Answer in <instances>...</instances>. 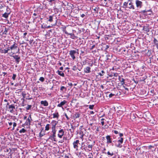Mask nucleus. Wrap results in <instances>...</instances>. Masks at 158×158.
Returning a JSON list of instances; mask_svg holds the SVG:
<instances>
[{
  "instance_id": "59",
  "label": "nucleus",
  "mask_w": 158,
  "mask_h": 158,
  "mask_svg": "<svg viewBox=\"0 0 158 158\" xmlns=\"http://www.w3.org/2000/svg\"><path fill=\"white\" fill-rule=\"evenodd\" d=\"M117 143H121V144H122V142H121V141H120V140H119V139H118V140L117 141Z\"/></svg>"
},
{
  "instance_id": "24",
  "label": "nucleus",
  "mask_w": 158,
  "mask_h": 158,
  "mask_svg": "<svg viewBox=\"0 0 158 158\" xmlns=\"http://www.w3.org/2000/svg\"><path fill=\"white\" fill-rule=\"evenodd\" d=\"M9 51V50H8V48H7V49H0V52L1 53H4V54H6V53H8V51Z\"/></svg>"
},
{
  "instance_id": "47",
  "label": "nucleus",
  "mask_w": 158,
  "mask_h": 158,
  "mask_svg": "<svg viewBox=\"0 0 158 158\" xmlns=\"http://www.w3.org/2000/svg\"><path fill=\"white\" fill-rule=\"evenodd\" d=\"M77 69V68L76 67V66H73V68H72V69L73 70H76Z\"/></svg>"
},
{
  "instance_id": "43",
  "label": "nucleus",
  "mask_w": 158,
  "mask_h": 158,
  "mask_svg": "<svg viewBox=\"0 0 158 158\" xmlns=\"http://www.w3.org/2000/svg\"><path fill=\"white\" fill-rule=\"evenodd\" d=\"M118 138L123 143V137H119Z\"/></svg>"
},
{
  "instance_id": "20",
  "label": "nucleus",
  "mask_w": 158,
  "mask_h": 158,
  "mask_svg": "<svg viewBox=\"0 0 158 158\" xmlns=\"http://www.w3.org/2000/svg\"><path fill=\"white\" fill-rule=\"evenodd\" d=\"M138 53V52H134V53H132V56L133 57L135 58H138L139 57Z\"/></svg>"
},
{
  "instance_id": "14",
  "label": "nucleus",
  "mask_w": 158,
  "mask_h": 158,
  "mask_svg": "<svg viewBox=\"0 0 158 158\" xmlns=\"http://www.w3.org/2000/svg\"><path fill=\"white\" fill-rule=\"evenodd\" d=\"M128 7L130 9L134 10L135 9L133 3L131 1H130L129 3L128 2Z\"/></svg>"
},
{
  "instance_id": "58",
  "label": "nucleus",
  "mask_w": 158,
  "mask_h": 158,
  "mask_svg": "<svg viewBox=\"0 0 158 158\" xmlns=\"http://www.w3.org/2000/svg\"><path fill=\"white\" fill-rule=\"evenodd\" d=\"M76 127L73 126V125H71V128L73 130H74L75 129Z\"/></svg>"
},
{
  "instance_id": "32",
  "label": "nucleus",
  "mask_w": 158,
  "mask_h": 158,
  "mask_svg": "<svg viewBox=\"0 0 158 158\" xmlns=\"http://www.w3.org/2000/svg\"><path fill=\"white\" fill-rule=\"evenodd\" d=\"M50 125L49 124H48L46 125L45 127V130L46 131H48L49 129V126Z\"/></svg>"
},
{
  "instance_id": "12",
  "label": "nucleus",
  "mask_w": 158,
  "mask_h": 158,
  "mask_svg": "<svg viewBox=\"0 0 158 158\" xmlns=\"http://www.w3.org/2000/svg\"><path fill=\"white\" fill-rule=\"evenodd\" d=\"M113 57V55L110 53H108L106 56V60L108 61H110Z\"/></svg>"
},
{
  "instance_id": "64",
  "label": "nucleus",
  "mask_w": 158,
  "mask_h": 158,
  "mask_svg": "<svg viewBox=\"0 0 158 158\" xmlns=\"http://www.w3.org/2000/svg\"><path fill=\"white\" fill-rule=\"evenodd\" d=\"M8 124L9 125V126H11L12 125V123L11 122H9L8 123Z\"/></svg>"
},
{
  "instance_id": "16",
  "label": "nucleus",
  "mask_w": 158,
  "mask_h": 158,
  "mask_svg": "<svg viewBox=\"0 0 158 158\" xmlns=\"http://www.w3.org/2000/svg\"><path fill=\"white\" fill-rule=\"evenodd\" d=\"M55 16L54 15H50L48 18H47L48 19V21L50 22H52L53 21V19Z\"/></svg>"
},
{
  "instance_id": "56",
  "label": "nucleus",
  "mask_w": 158,
  "mask_h": 158,
  "mask_svg": "<svg viewBox=\"0 0 158 158\" xmlns=\"http://www.w3.org/2000/svg\"><path fill=\"white\" fill-rule=\"evenodd\" d=\"M22 96H23V98H25V96L26 95V94H24V93H23V92L22 93Z\"/></svg>"
},
{
  "instance_id": "23",
  "label": "nucleus",
  "mask_w": 158,
  "mask_h": 158,
  "mask_svg": "<svg viewBox=\"0 0 158 158\" xmlns=\"http://www.w3.org/2000/svg\"><path fill=\"white\" fill-rule=\"evenodd\" d=\"M31 120H30V119H27L24 124V125L26 126H30L31 125Z\"/></svg>"
},
{
  "instance_id": "55",
  "label": "nucleus",
  "mask_w": 158,
  "mask_h": 158,
  "mask_svg": "<svg viewBox=\"0 0 158 158\" xmlns=\"http://www.w3.org/2000/svg\"><path fill=\"white\" fill-rule=\"evenodd\" d=\"M119 134L120 137H122L123 136V133H119Z\"/></svg>"
},
{
  "instance_id": "18",
  "label": "nucleus",
  "mask_w": 158,
  "mask_h": 158,
  "mask_svg": "<svg viewBox=\"0 0 158 158\" xmlns=\"http://www.w3.org/2000/svg\"><path fill=\"white\" fill-rule=\"evenodd\" d=\"M137 117H138V116L135 113H131V114L130 118L131 119H135Z\"/></svg>"
},
{
  "instance_id": "17",
  "label": "nucleus",
  "mask_w": 158,
  "mask_h": 158,
  "mask_svg": "<svg viewBox=\"0 0 158 158\" xmlns=\"http://www.w3.org/2000/svg\"><path fill=\"white\" fill-rule=\"evenodd\" d=\"M106 138L107 139V143H112L111 138L110 136L109 135H107L106 136Z\"/></svg>"
},
{
  "instance_id": "1",
  "label": "nucleus",
  "mask_w": 158,
  "mask_h": 158,
  "mask_svg": "<svg viewBox=\"0 0 158 158\" xmlns=\"http://www.w3.org/2000/svg\"><path fill=\"white\" fill-rule=\"evenodd\" d=\"M138 12L139 13L142 14L144 15H151L153 13L152 10L151 9L148 10H145Z\"/></svg>"
},
{
  "instance_id": "48",
  "label": "nucleus",
  "mask_w": 158,
  "mask_h": 158,
  "mask_svg": "<svg viewBox=\"0 0 158 158\" xmlns=\"http://www.w3.org/2000/svg\"><path fill=\"white\" fill-rule=\"evenodd\" d=\"M148 148L151 149L152 148H154V147L152 145H149L147 147Z\"/></svg>"
},
{
  "instance_id": "11",
  "label": "nucleus",
  "mask_w": 158,
  "mask_h": 158,
  "mask_svg": "<svg viewBox=\"0 0 158 158\" xmlns=\"http://www.w3.org/2000/svg\"><path fill=\"white\" fill-rule=\"evenodd\" d=\"M79 140H77L76 141H74L73 143V147L74 148L77 149L79 145H80V143H79Z\"/></svg>"
},
{
  "instance_id": "33",
  "label": "nucleus",
  "mask_w": 158,
  "mask_h": 158,
  "mask_svg": "<svg viewBox=\"0 0 158 158\" xmlns=\"http://www.w3.org/2000/svg\"><path fill=\"white\" fill-rule=\"evenodd\" d=\"M27 132V130L25 129L24 128H22L21 130L19 131V132L20 133H24Z\"/></svg>"
},
{
  "instance_id": "9",
  "label": "nucleus",
  "mask_w": 158,
  "mask_h": 158,
  "mask_svg": "<svg viewBox=\"0 0 158 158\" xmlns=\"http://www.w3.org/2000/svg\"><path fill=\"white\" fill-rule=\"evenodd\" d=\"M52 135L50 136L49 138H51V139L53 140L54 141H56V129H52Z\"/></svg>"
},
{
  "instance_id": "3",
  "label": "nucleus",
  "mask_w": 158,
  "mask_h": 158,
  "mask_svg": "<svg viewBox=\"0 0 158 158\" xmlns=\"http://www.w3.org/2000/svg\"><path fill=\"white\" fill-rule=\"evenodd\" d=\"M11 53H12L11 55H10V56L13 57L14 59H15L16 61L17 64H18L20 61V57L18 55H14V54L15 53V52H11Z\"/></svg>"
},
{
  "instance_id": "21",
  "label": "nucleus",
  "mask_w": 158,
  "mask_h": 158,
  "mask_svg": "<svg viewBox=\"0 0 158 158\" xmlns=\"http://www.w3.org/2000/svg\"><path fill=\"white\" fill-rule=\"evenodd\" d=\"M40 103L41 105H43L44 106H48V103L46 100L42 101L40 102Z\"/></svg>"
},
{
  "instance_id": "57",
  "label": "nucleus",
  "mask_w": 158,
  "mask_h": 158,
  "mask_svg": "<svg viewBox=\"0 0 158 158\" xmlns=\"http://www.w3.org/2000/svg\"><path fill=\"white\" fill-rule=\"evenodd\" d=\"M68 85L71 86H72L73 85V84L72 83H68Z\"/></svg>"
},
{
  "instance_id": "45",
  "label": "nucleus",
  "mask_w": 158,
  "mask_h": 158,
  "mask_svg": "<svg viewBox=\"0 0 158 158\" xmlns=\"http://www.w3.org/2000/svg\"><path fill=\"white\" fill-rule=\"evenodd\" d=\"M64 115L66 117L67 120H69V118L68 117L66 113H64Z\"/></svg>"
},
{
  "instance_id": "19",
  "label": "nucleus",
  "mask_w": 158,
  "mask_h": 158,
  "mask_svg": "<svg viewBox=\"0 0 158 158\" xmlns=\"http://www.w3.org/2000/svg\"><path fill=\"white\" fill-rule=\"evenodd\" d=\"M91 68L89 67H87L84 68V71L85 73H89L91 72Z\"/></svg>"
},
{
  "instance_id": "15",
  "label": "nucleus",
  "mask_w": 158,
  "mask_h": 158,
  "mask_svg": "<svg viewBox=\"0 0 158 158\" xmlns=\"http://www.w3.org/2000/svg\"><path fill=\"white\" fill-rule=\"evenodd\" d=\"M66 103L67 101H66L65 100H64L63 101L61 102L60 104H58L57 105V106L59 107H61L63 109L62 107V106H63Z\"/></svg>"
},
{
  "instance_id": "46",
  "label": "nucleus",
  "mask_w": 158,
  "mask_h": 158,
  "mask_svg": "<svg viewBox=\"0 0 158 158\" xmlns=\"http://www.w3.org/2000/svg\"><path fill=\"white\" fill-rule=\"evenodd\" d=\"M115 95L114 94H113L112 93H110L109 95V97L110 98H111L113 96H115Z\"/></svg>"
},
{
  "instance_id": "27",
  "label": "nucleus",
  "mask_w": 158,
  "mask_h": 158,
  "mask_svg": "<svg viewBox=\"0 0 158 158\" xmlns=\"http://www.w3.org/2000/svg\"><path fill=\"white\" fill-rule=\"evenodd\" d=\"M80 113L78 112H76L74 114V117L76 118H79L80 117Z\"/></svg>"
},
{
  "instance_id": "22",
  "label": "nucleus",
  "mask_w": 158,
  "mask_h": 158,
  "mask_svg": "<svg viewBox=\"0 0 158 158\" xmlns=\"http://www.w3.org/2000/svg\"><path fill=\"white\" fill-rule=\"evenodd\" d=\"M109 46L108 45H106L104 44L102 47L101 48L102 50H104L106 51V50L109 48Z\"/></svg>"
},
{
  "instance_id": "7",
  "label": "nucleus",
  "mask_w": 158,
  "mask_h": 158,
  "mask_svg": "<svg viewBox=\"0 0 158 158\" xmlns=\"http://www.w3.org/2000/svg\"><path fill=\"white\" fill-rule=\"evenodd\" d=\"M78 50L77 49V51L74 50H71L69 52V55L73 60L75 59V54L76 53H78Z\"/></svg>"
},
{
  "instance_id": "52",
  "label": "nucleus",
  "mask_w": 158,
  "mask_h": 158,
  "mask_svg": "<svg viewBox=\"0 0 158 158\" xmlns=\"http://www.w3.org/2000/svg\"><path fill=\"white\" fill-rule=\"evenodd\" d=\"M33 41V39H31L29 41L30 44H31L32 43Z\"/></svg>"
},
{
  "instance_id": "29",
  "label": "nucleus",
  "mask_w": 158,
  "mask_h": 158,
  "mask_svg": "<svg viewBox=\"0 0 158 158\" xmlns=\"http://www.w3.org/2000/svg\"><path fill=\"white\" fill-rule=\"evenodd\" d=\"M121 144V143H118L117 142V143H116L115 144V146L117 147L121 148L122 147Z\"/></svg>"
},
{
  "instance_id": "41",
  "label": "nucleus",
  "mask_w": 158,
  "mask_h": 158,
  "mask_svg": "<svg viewBox=\"0 0 158 158\" xmlns=\"http://www.w3.org/2000/svg\"><path fill=\"white\" fill-rule=\"evenodd\" d=\"M157 42H158V41L156 38H154L153 40V42L154 44L156 45V44H157Z\"/></svg>"
},
{
  "instance_id": "44",
  "label": "nucleus",
  "mask_w": 158,
  "mask_h": 158,
  "mask_svg": "<svg viewBox=\"0 0 158 158\" xmlns=\"http://www.w3.org/2000/svg\"><path fill=\"white\" fill-rule=\"evenodd\" d=\"M124 81H125V80L123 78L122 79V80H120L121 83L122 85H123V84H124Z\"/></svg>"
},
{
  "instance_id": "25",
  "label": "nucleus",
  "mask_w": 158,
  "mask_h": 158,
  "mask_svg": "<svg viewBox=\"0 0 158 158\" xmlns=\"http://www.w3.org/2000/svg\"><path fill=\"white\" fill-rule=\"evenodd\" d=\"M56 73H58V74L60 75L61 76L64 77V73L62 71H60L59 70H58L56 72Z\"/></svg>"
},
{
  "instance_id": "13",
  "label": "nucleus",
  "mask_w": 158,
  "mask_h": 158,
  "mask_svg": "<svg viewBox=\"0 0 158 158\" xmlns=\"http://www.w3.org/2000/svg\"><path fill=\"white\" fill-rule=\"evenodd\" d=\"M58 122L55 120H52L51 123L52 124V129H56V125L57 124Z\"/></svg>"
},
{
  "instance_id": "60",
  "label": "nucleus",
  "mask_w": 158,
  "mask_h": 158,
  "mask_svg": "<svg viewBox=\"0 0 158 158\" xmlns=\"http://www.w3.org/2000/svg\"><path fill=\"white\" fill-rule=\"evenodd\" d=\"M85 16V15L84 14H82L81 15V17L82 18L84 17Z\"/></svg>"
},
{
  "instance_id": "42",
  "label": "nucleus",
  "mask_w": 158,
  "mask_h": 158,
  "mask_svg": "<svg viewBox=\"0 0 158 158\" xmlns=\"http://www.w3.org/2000/svg\"><path fill=\"white\" fill-rule=\"evenodd\" d=\"M94 105H90L89 106V108L91 110H93L94 108Z\"/></svg>"
},
{
  "instance_id": "26",
  "label": "nucleus",
  "mask_w": 158,
  "mask_h": 158,
  "mask_svg": "<svg viewBox=\"0 0 158 158\" xmlns=\"http://www.w3.org/2000/svg\"><path fill=\"white\" fill-rule=\"evenodd\" d=\"M102 153H105V154H107L108 156H112L114 155V153H113V152H112L111 153L109 151H108L107 153H106L105 152L103 151Z\"/></svg>"
},
{
  "instance_id": "51",
  "label": "nucleus",
  "mask_w": 158,
  "mask_h": 158,
  "mask_svg": "<svg viewBox=\"0 0 158 158\" xmlns=\"http://www.w3.org/2000/svg\"><path fill=\"white\" fill-rule=\"evenodd\" d=\"M95 47V45H92L91 47L89 49L90 50H92Z\"/></svg>"
},
{
  "instance_id": "37",
  "label": "nucleus",
  "mask_w": 158,
  "mask_h": 158,
  "mask_svg": "<svg viewBox=\"0 0 158 158\" xmlns=\"http://www.w3.org/2000/svg\"><path fill=\"white\" fill-rule=\"evenodd\" d=\"M105 72L103 70H102L101 72H100L98 73L99 75H100L101 76H102L103 74V73H105Z\"/></svg>"
},
{
  "instance_id": "53",
  "label": "nucleus",
  "mask_w": 158,
  "mask_h": 158,
  "mask_svg": "<svg viewBox=\"0 0 158 158\" xmlns=\"http://www.w3.org/2000/svg\"><path fill=\"white\" fill-rule=\"evenodd\" d=\"M27 119H30V120H31V121L32 120V118H31V114H30V115H29V116H28V118Z\"/></svg>"
},
{
  "instance_id": "5",
  "label": "nucleus",
  "mask_w": 158,
  "mask_h": 158,
  "mask_svg": "<svg viewBox=\"0 0 158 158\" xmlns=\"http://www.w3.org/2000/svg\"><path fill=\"white\" fill-rule=\"evenodd\" d=\"M6 12H5L3 14H2V17L5 18L7 19L10 13V10L8 6L7 7Z\"/></svg>"
},
{
  "instance_id": "49",
  "label": "nucleus",
  "mask_w": 158,
  "mask_h": 158,
  "mask_svg": "<svg viewBox=\"0 0 158 158\" xmlns=\"http://www.w3.org/2000/svg\"><path fill=\"white\" fill-rule=\"evenodd\" d=\"M113 132H114V133L116 134H117L118 133H119V132L117 131L116 130H114L112 131Z\"/></svg>"
},
{
  "instance_id": "34",
  "label": "nucleus",
  "mask_w": 158,
  "mask_h": 158,
  "mask_svg": "<svg viewBox=\"0 0 158 158\" xmlns=\"http://www.w3.org/2000/svg\"><path fill=\"white\" fill-rule=\"evenodd\" d=\"M60 90L62 91H66V88L64 86H62L60 88Z\"/></svg>"
},
{
  "instance_id": "35",
  "label": "nucleus",
  "mask_w": 158,
  "mask_h": 158,
  "mask_svg": "<svg viewBox=\"0 0 158 158\" xmlns=\"http://www.w3.org/2000/svg\"><path fill=\"white\" fill-rule=\"evenodd\" d=\"M32 107L31 105H27V107H26V109L28 110L30 109Z\"/></svg>"
},
{
  "instance_id": "39",
  "label": "nucleus",
  "mask_w": 158,
  "mask_h": 158,
  "mask_svg": "<svg viewBox=\"0 0 158 158\" xmlns=\"http://www.w3.org/2000/svg\"><path fill=\"white\" fill-rule=\"evenodd\" d=\"M127 51H127L125 49H123L122 51V52L125 55H126L127 52Z\"/></svg>"
},
{
  "instance_id": "50",
  "label": "nucleus",
  "mask_w": 158,
  "mask_h": 158,
  "mask_svg": "<svg viewBox=\"0 0 158 158\" xmlns=\"http://www.w3.org/2000/svg\"><path fill=\"white\" fill-rule=\"evenodd\" d=\"M16 125H17V124L16 123L14 122L13 123V130H14V129L15 127L16 126Z\"/></svg>"
},
{
  "instance_id": "28",
  "label": "nucleus",
  "mask_w": 158,
  "mask_h": 158,
  "mask_svg": "<svg viewBox=\"0 0 158 158\" xmlns=\"http://www.w3.org/2000/svg\"><path fill=\"white\" fill-rule=\"evenodd\" d=\"M128 2H125L123 4V7L124 8H128Z\"/></svg>"
},
{
  "instance_id": "54",
  "label": "nucleus",
  "mask_w": 158,
  "mask_h": 158,
  "mask_svg": "<svg viewBox=\"0 0 158 158\" xmlns=\"http://www.w3.org/2000/svg\"><path fill=\"white\" fill-rule=\"evenodd\" d=\"M44 135V134H42L41 133V132H40L39 133V136L40 138L42 137V136H43Z\"/></svg>"
},
{
  "instance_id": "30",
  "label": "nucleus",
  "mask_w": 158,
  "mask_h": 158,
  "mask_svg": "<svg viewBox=\"0 0 158 158\" xmlns=\"http://www.w3.org/2000/svg\"><path fill=\"white\" fill-rule=\"evenodd\" d=\"M53 118H58L59 116V115L58 113V112L55 113H54L53 114Z\"/></svg>"
},
{
  "instance_id": "62",
  "label": "nucleus",
  "mask_w": 158,
  "mask_h": 158,
  "mask_svg": "<svg viewBox=\"0 0 158 158\" xmlns=\"http://www.w3.org/2000/svg\"><path fill=\"white\" fill-rule=\"evenodd\" d=\"M99 127H98L96 129V131H99Z\"/></svg>"
},
{
  "instance_id": "38",
  "label": "nucleus",
  "mask_w": 158,
  "mask_h": 158,
  "mask_svg": "<svg viewBox=\"0 0 158 158\" xmlns=\"http://www.w3.org/2000/svg\"><path fill=\"white\" fill-rule=\"evenodd\" d=\"M39 80L42 82H43L44 81V78L43 77H41L40 78Z\"/></svg>"
},
{
  "instance_id": "2",
  "label": "nucleus",
  "mask_w": 158,
  "mask_h": 158,
  "mask_svg": "<svg viewBox=\"0 0 158 158\" xmlns=\"http://www.w3.org/2000/svg\"><path fill=\"white\" fill-rule=\"evenodd\" d=\"M9 51L11 50L13 52V51H14L17 50L18 48V44L15 42H14V44L10 47L8 46V47ZM13 52H15L13 51Z\"/></svg>"
},
{
  "instance_id": "31",
  "label": "nucleus",
  "mask_w": 158,
  "mask_h": 158,
  "mask_svg": "<svg viewBox=\"0 0 158 158\" xmlns=\"http://www.w3.org/2000/svg\"><path fill=\"white\" fill-rule=\"evenodd\" d=\"M143 29L144 30V31H145L146 32H148L149 31V30L148 28L147 27H144L143 28Z\"/></svg>"
},
{
  "instance_id": "8",
  "label": "nucleus",
  "mask_w": 158,
  "mask_h": 158,
  "mask_svg": "<svg viewBox=\"0 0 158 158\" xmlns=\"http://www.w3.org/2000/svg\"><path fill=\"white\" fill-rule=\"evenodd\" d=\"M66 27H65L63 29V31L64 33L65 34H67V35H70L71 36V38L73 39H74L76 36H75V35L73 33H68L67 31L66 30Z\"/></svg>"
},
{
  "instance_id": "4",
  "label": "nucleus",
  "mask_w": 158,
  "mask_h": 158,
  "mask_svg": "<svg viewBox=\"0 0 158 158\" xmlns=\"http://www.w3.org/2000/svg\"><path fill=\"white\" fill-rule=\"evenodd\" d=\"M135 3L137 9L141 8L143 6V3L139 0H135Z\"/></svg>"
},
{
  "instance_id": "36",
  "label": "nucleus",
  "mask_w": 158,
  "mask_h": 158,
  "mask_svg": "<svg viewBox=\"0 0 158 158\" xmlns=\"http://www.w3.org/2000/svg\"><path fill=\"white\" fill-rule=\"evenodd\" d=\"M152 54V50H148L147 53V55L148 56H150Z\"/></svg>"
},
{
  "instance_id": "63",
  "label": "nucleus",
  "mask_w": 158,
  "mask_h": 158,
  "mask_svg": "<svg viewBox=\"0 0 158 158\" xmlns=\"http://www.w3.org/2000/svg\"><path fill=\"white\" fill-rule=\"evenodd\" d=\"M101 123L102 124V125L103 126L104 125V122L103 121H102V122H101Z\"/></svg>"
},
{
  "instance_id": "40",
  "label": "nucleus",
  "mask_w": 158,
  "mask_h": 158,
  "mask_svg": "<svg viewBox=\"0 0 158 158\" xmlns=\"http://www.w3.org/2000/svg\"><path fill=\"white\" fill-rule=\"evenodd\" d=\"M16 77V74H13V76L12 77V79L13 80H14L15 79V78Z\"/></svg>"
},
{
  "instance_id": "61",
  "label": "nucleus",
  "mask_w": 158,
  "mask_h": 158,
  "mask_svg": "<svg viewBox=\"0 0 158 158\" xmlns=\"http://www.w3.org/2000/svg\"><path fill=\"white\" fill-rule=\"evenodd\" d=\"M88 148H92V145H90V144H89V145H88Z\"/></svg>"
},
{
  "instance_id": "6",
  "label": "nucleus",
  "mask_w": 158,
  "mask_h": 158,
  "mask_svg": "<svg viewBox=\"0 0 158 158\" xmlns=\"http://www.w3.org/2000/svg\"><path fill=\"white\" fill-rule=\"evenodd\" d=\"M6 107L9 109L8 110L11 113H13L14 111L13 110L15 109V105L12 104L9 105V103H7L6 105Z\"/></svg>"
},
{
  "instance_id": "10",
  "label": "nucleus",
  "mask_w": 158,
  "mask_h": 158,
  "mask_svg": "<svg viewBox=\"0 0 158 158\" xmlns=\"http://www.w3.org/2000/svg\"><path fill=\"white\" fill-rule=\"evenodd\" d=\"M64 131L63 129H61L58 131V136L60 138H62L64 134Z\"/></svg>"
}]
</instances>
